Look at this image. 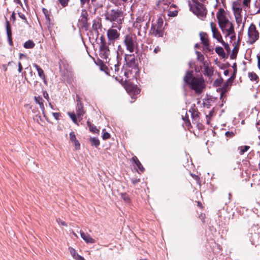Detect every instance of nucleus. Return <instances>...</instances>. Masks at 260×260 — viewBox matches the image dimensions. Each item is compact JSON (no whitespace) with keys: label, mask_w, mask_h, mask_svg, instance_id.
<instances>
[{"label":"nucleus","mask_w":260,"mask_h":260,"mask_svg":"<svg viewBox=\"0 0 260 260\" xmlns=\"http://www.w3.org/2000/svg\"><path fill=\"white\" fill-rule=\"evenodd\" d=\"M200 36L202 43L204 45L205 49L210 51L211 49L209 48V43L207 34L206 32H201L200 34Z\"/></svg>","instance_id":"obj_12"},{"label":"nucleus","mask_w":260,"mask_h":260,"mask_svg":"<svg viewBox=\"0 0 260 260\" xmlns=\"http://www.w3.org/2000/svg\"><path fill=\"white\" fill-rule=\"evenodd\" d=\"M183 120L185 122L186 125L189 126L190 125V121L188 118H183Z\"/></svg>","instance_id":"obj_54"},{"label":"nucleus","mask_w":260,"mask_h":260,"mask_svg":"<svg viewBox=\"0 0 260 260\" xmlns=\"http://www.w3.org/2000/svg\"><path fill=\"white\" fill-rule=\"evenodd\" d=\"M215 51L216 53L219 55L220 56L224 57L225 56V52L224 51L221 47H217L215 49Z\"/></svg>","instance_id":"obj_27"},{"label":"nucleus","mask_w":260,"mask_h":260,"mask_svg":"<svg viewBox=\"0 0 260 260\" xmlns=\"http://www.w3.org/2000/svg\"><path fill=\"white\" fill-rule=\"evenodd\" d=\"M58 1L63 7H67L69 2V0H58Z\"/></svg>","instance_id":"obj_40"},{"label":"nucleus","mask_w":260,"mask_h":260,"mask_svg":"<svg viewBox=\"0 0 260 260\" xmlns=\"http://www.w3.org/2000/svg\"><path fill=\"white\" fill-rule=\"evenodd\" d=\"M73 143L74 144V145H75V149L76 150H78V149H80V144L79 142H78V141L77 140H76L75 141H74L73 142Z\"/></svg>","instance_id":"obj_44"},{"label":"nucleus","mask_w":260,"mask_h":260,"mask_svg":"<svg viewBox=\"0 0 260 260\" xmlns=\"http://www.w3.org/2000/svg\"><path fill=\"white\" fill-rule=\"evenodd\" d=\"M125 61L126 65L129 67H134L136 66L135 55L134 54H125Z\"/></svg>","instance_id":"obj_13"},{"label":"nucleus","mask_w":260,"mask_h":260,"mask_svg":"<svg viewBox=\"0 0 260 260\" xmlns=\"http://www.w3.org/2000/svg\"><path fill=\"white\" fill-rule=\"evenodd\" d=\"M106 19L110 22H116L118 28L120 29L123 20V12L119 9H112L105 14Z\"/></svg>","instance_id":"obj_5"},{"label":"nucleus","mask_w":260,"mask_h":260,"mask_svg":"<svg viewBox=\"0 0 260 260\" xmlns=\"http://www.w3.org/2000/svg\"><path fill=\"white\" fill-rule=\"evenodd\" d=\"M141 22L143 23L144 21L141 18H138L136 20V27L139 28V29L141 28V26H142V24H139V23H140Z\"/></svg>","instance_id":"obj_41"},{"label":"nucleus","mask_w":260,"mask_h":260,"mask_svg":"<svg viewBox=\"0 0 260 260\" xmlns=\"http://www.w3.org/2000/svg\"><path fill=\"white\" fill-rule=\"evenodd\" d=\"M219 43H221L225 49L228 50L230 49L229 44L227 43H225L223 40L221 41Z\"/></svg>","instance_id":"obj_45"},{"label":"nucleus","mask_w":260,"mask_h":260,"mask_svg":"<svg viewBox=\"0 0 260 260\" xmlns=\"http://www.w3.org/2000/svg\"><path fill=\"white\" fill-rule=\"evenodd\" d=\"M257 67L258 69L260 70V55H257Z\"/></svg>","instance_id":"obj_55"},{"label":"nucleus","mask_w":260,"mask_h":260,"mask_svg":"<svg viewBox=\"0 0 260 260\" xmlns=\"http://www.w3.org/2000/svg\"><path fill=\"white\" fill-rule=\"evenodd\" d=\"M101 46L100 47V56L101 58L105 60L107 62L109 61V55L110 54V50L109 47L105 42V38L102 36L100 38Z\"/></svg>","instance_id":"obj_9"},{"label":"nucleus","mask_w":260,"mask_h":260,"mask_svg":"<svg viewBox=\"0 0 260 260\" xmlns=\"http://www.w3.org/2000/svg\"><path fill=\"white\" fill-rule=\"evenodd\" d=\"M204 72L205 74L208 76H211L213 74V71L208 66H205Z\"/></svg>","instance_id":"obj_30"},{"label":"nucleus","mask_w":260,"mask_h":260,"mask_svg":"<svg viewBox=\"0 0 260 260\" xmlns=\"http://www.w3.org/2000/svg\"><path fill=\"white\" fill-rule=\"evenodd\" d=\"M149 23V21L145 22V26H144V29L145 31H146L147 28L148 27Z\"/></svg>","instance_id":"obj_61"},{"label":"nucleus","mask_w":260,"mask_h":260,"mask_svg":"<svg viewBox=\"0 0 260 260\" xmlns=\"http://www.w3.org/2000/svg\"><path fill=\"white\" fill-rule=\"evenodd\" d=\"M254 7L257 10L255 12V14L260 13V0H256L254 3Z\"/></svg>","instance_id":"obj_35"},{"label":"nucleus","mask_w":260,"mask_h":260,"mask_svg":"<svg viewBox=\"0 0 260 260\" xmlns=\"http://www.w3.org/2000/svg\"><path fill=\"white\" fill-rule=\"evenodd\" d=\"M160 50V49L158 47H156L154 49V52L155 53H157L158 51H159Z\"/></svg>","instance_id":"obj_62"},{"label":"nucleus","mask_w":260,"mask_h":260,"mask_svg":"<svg viewBox=\"0 0 260 260\" xmlns=\"http://www.w3.org/2000/svg\"><path fill=\"white\" fill-rule=\"evenodd\" d=\"M35 44L32 40H28L24 44V47L26 49H31L34 47Z\"/></svg>","instance_id":"obj_25"},{"label":"nucleus","mask_w":260,"mask_h":260,"mask_svg":"<svg viewBox=\"0 0 260 260\" xmlns=\"http://www.w3.org/2000/svg\"><path fill=\"white\" fill-rule=\"evenodd\" d=\"M34 100L35 102L39 105L42 111V113L44 116H45V107L43 104V99L40 96H35L34 98Z\"/></svg>","instance_id":"obj_20"},{"label":"nucleus","mask_w":260,"mask_h":260,"mask_svg":"<svg viewBox=\"0 0 260 260\" xmlns=\"http://www.w3.org/2000/svg\"><path fill=\"white\" fill-rule=\"evenodd\" d=\"M69 250L71 254V255L73 256V257L76 259V260H85L84 257L82 256L79 255L77 252L76 250L72 248V247H69Z\"/></svg>","instance_id":"obj_22"},{"label":"nucleus","mask_w":260,"mask_h":260,"mask_svg":"<svg viewBox=\"0 0 260 260\" xmlns=\"http://www.w3.org/2000/svg\"><path fill=\"white\" fill-rule=\"evenodd\" d=\"M184 81L189 85L197 94H201L205 87V81L201 77L193 76V71H187L184 77Z\"/></svg>","instance_id":"obj_1"},{"label":"nucleus","mask_w":260,"mask_h":260,"mask_svg":"<svg viewBox=\"0 0 260 260\" xmlns=\"http://www.w3.org/2000/svg\"><path fill=\"white\" fill-rule=\"evenodd\" d=\"M116 23H113L112 28L109 29L107 31V37L110 42H113L119 38L120 34L116 29H113L114 27H118Z\"/></svg>","instance_id":"obj_10"},{"label":"nucleus","mask_w":260,"mask_h":260,"mask_svg":"<svg viewBox=\"0 0 260 260\" xmlns=\"http://www.w3.org/2000/svg\"><path fill=\"white\" fill-rule=\"evenodd\" d=\"M68 115H69L70 118L72 119V121H73V122L74 123L78 124V122H77V120L76 115L75 113H74V112H73V113L69 112L68 113Z\"/></svg>","instance_id":"obj_32"},{"label":"nucleus","mask_w":260,"mask_h":260,"mask_svg":"<svg viewBox=\"0 0 260 260\" xmlns=\"http://www.w3.org/2000/svg\"><path fill=\"white\" fill-rule=\"evenodd\" d=\"M225 37H229L231 40H235L236 39V33L235 31V29L232 30L231 34L228 35V34H227L225 35Z\"/></svg>","instance_id":"obj_36"},{"label":"nucleus","mask_w":260,"mask_h":260,"mask_svg":"<svg viewBox=\"0 0 260 260\" xmlns=\"http://www.w3.org/2000/svg\"><path fill=\"white\" fill-rule=\"evenodd\" d=\"M218 25L222 33L225 35L231 34L234 29L233 24L226 16V13L223 8H219L216 14Z\"/></svg>","instance_id":"obj_2"},{"label":"nucleus","mask_w":260,"mask_h":260,"mask_svg":"<svg viewBox=\"0 0 260 260\" xmlns=\"http://www.w3.org/2000/svg\"><path fill=\"white\" fill-rule=\"evenodd\" d=\"M233 9L236 16H241L242 9L240 4L238 3H234L233 5Z\"/></svg>","instance_id":"obj_18"},{"label":"nucleus","mask_w":260,"mask_h":260,"mask_svg":"<svg viewBox=\"0 0 260 260\" xmlns=\"http://www.w3.org/2000/svg\"><path fill=\"white\" fill-rule=\"evenodd\" d=\"M225 136L229 138H232L234 136V133L232 132H226L225 133Z\"/></svg>","instance_id":"obj_47"},{"label":"nucleus","mask_w":260,"mask_h":260,"mask_svg":"<svg viewBox=\"0 0 260 260\" xmlns=\"http://www.w3.org/2000/svg\"><path fill=\"white\" fill-rule=\"evenodd\" d=\"M56 221L59 224H61L62 225L67 226V224L65 221L61 220L60 218H58L56 219Z\"/></svg>","instance_id":"obj_46"},{"label":"nucleus","mask_w":260,"mask_h":260,"mask_svg":"<svg viewBox=\"0 0 260 260\" xmlns=\"http://www.w3.org/2000/svg\"><path fill=\"white\" fill-rule=\"evenodd\" d=\"M53 117L55 119L58 120L60 117V114L59 113H52Z\"/></svg>","instance_id":"obj_51"},{"label":"nucleus","mask_w":260,"mask_h":260,"mask_svg":"<svg viewBox=\"0 0 260 260\" xmlns=\"http://www.w3.org/2000/svg\"><path fill=\"white\" fill-rule=\"evenodd\" d=\"M22 76L24 77V81H26L27 83H29L28 79L26 77V72H24L22 73Z\"/></svg>","instance_id":"obj_56"},{"label":"nucleus","mask_w":260,"mask_h":260,"mask_svg":"<svg viewBox=\"0 0 260 260\" xmlns=\"http://www.w3.org/2000/svg\"><path fill=\"white\" fill-rule=\"evenodd\" d=\"M210 26L212 32L213 38L215 39L218 42L223 40L221 35L216 26V24L213 22H210Z\"/></svg>","instance_id":"obj_11"},{"label":"nucleus","mask_w":260,"mask_h":260,"mask_svg":"<svg viewBox=\"0 0 260 260\" xmlns=\"http://www.w3.org/2000/svg\"><path fill=\"white\" fill-rule=\"evenodd\" d=\"M76 98H77V103H82L81 101V99H80V98L79 97V96L77 95Z\"/></svg>","instance_id":"obj_63"},{"label":"nucleus","mask_w":260,"mask_h":260,"mask_svg":"<svg viewBox=\"0 0 260 260\" xmlns=\"http://www.w3.org/2000/svg\"><path fill=\"white\" fill-rule=\"evenodd\" d=\"M90 142H91L92 146H94L96 147L100 145V141L96 138H91L90 139Z\"/></svg>","instance_id":"obj_29"},{"label":"nucleus","mask_w":260,"mask_h":260,"mask_svg":"<svg viewBox=\"0 0 260 260\" xmlns=\"http://www.w3.org/2000/svg\"><path fill=\"white\" fill-rule=\"evenodd\" d=\"M121 198L127 203L130 202V198L126 193H122L120 194Z\"/></svg>","instance_id":"obj_31"},{"label":"nucleus","mask_w":260,"mask_h":260,"mask_svg":"<svg viewBox=\"0 0 260 260\" xmlns=\"http://www.w3.org/2000/svg\"><path fill=\"white\" fill-rule=\"evenodd\" d=\"M76 110L77 117L81 120L85 113L82 103H77Z\"/></svg>","instance_id":"obj_15"},{"label":"nucleus","mask_w":260,"mask_h":260,"mask_svg":"<svg viewBox=\"0 0 260 260\" xmlns=\"http://www.w3.org/2000/svg\"><path fill=\"white\" fill-rule=\"evenodd\" d=\"M250 148V147L248 146H242L240 147H239L238 149L239 150V154L240 155L243 154L245 152L247 151Z\"/></svg>","instance_id":"obj_28"},{"label":"nucleus","mask_w":260,"mask_h":260,"mask_svg":"<svg viewBox=\"0 0 260 260\" xmlns=\"http://www.w3.org/2000/svg\"><path fill=\"white\" fill-rule=\"evenodd\" d=\"M6 30H7V35L8 37V40L10 44V45H12V30H11V26L10 22L8 21H6Z\"/></svg>","instance_id":"obj_16"},{"label":"nucleus","mask_w":260,"mask_h":260,"mask_svg":"<svg viewBox=\"0 0 260 260\" xmlns=\"http://www.w3.org/2000/svg\"><path fill=\"white\" fill-rule=\"evenodd\" d=\"M196 53L197 55V59L200 62H203L204 60V55L199 51H197L196 52Z\"/></svg>","instance_id":"obj_34"},{"label":"nucleus","mask_w":260,"mask_h":260,"mask_svg":"<svg viewBox=\"0 0 260 260\" xmlns=\"http://www.w3.org/2000/svg\"><path fill=\"white\" fill-rule=\"evenodd\" d=\"M160 2V6L158 7L165 13L169 17H176L178 15L179 8L177 5L174 4L172 0Z\"/></svg>","instance_id":"obj_3"},{"label":"nucleus","mask_w":260,"mask_h":260,"mask_svg":"<svg viewBox=\"0 0 260 260\" xmlns=\"http://www.w3.org/2000/svg\"><path fill=\"white\" fill-rule=\"evenodd\" d=\"M33 66L36 69L37 71H38L39 76L44 80V82L45 83L46 82V79L44 71L36 63H34Z\"/></svg>","instance_id":"obj_21"},{"label":"nucleus","mask_w":260,"mask_h":260,"mask_svg":"<svg viewBox=\"0 0 260 260\" xmlns=\"http://www.w3.org/2000/svg\"><path fill=\"white\" fill-rule=\"evenodd\" d=\"M190 9L201 20H204L207 14V10L204 5L200 3L198 0H192V4L190 5Z\"/></svg>","instance_id":"obj_4"},{"label":"nucleus","mask_w":260,"mask_h":260,"mask_svg":"<svg viewBox=\"0 0 260 260\" xmlns=\"http://www.w3.org/2000/svg\"><path fill=\"white\" fill-rule=\"evenodd\" d=\"M87 124L88 126L89 127V130L90 132H91L94 134L99 132V131L97 129L96 126L93 125L92 124H91L90 121H87Z\"/></svg>","instance_id":"obj_26"},{"label":"nucleus","mask_w":260,"mask_h":260,"mask_svg":"<svg viewBox=\"0 0 260 260\" xmlns=\"http://www.w3.org/2000/svg\"><path fill=\"white\" fill-rule=\"evenodd\" d=\"M80 234L81 235V238L85 241L86 243L92 244L95 242V240L93 239L88 234L85 233L81 230L80 231Z\"/></svg>","instance_id":"obj_14"},{"label":"nucleus","mask_w":260,"mask_h":260,"mask_svg":"<svg viewBox=\"0 0 260 260\" xmlns=\"http://www.w3.org/2000/svg\"><path fill=\"white\" fill-rule=\"evenodd\" d=\"M233 82L231 81V79H228L225 83H224L223 86L221 88V98H222L223 94H225L230 89V86L232 85Z\"/></svg>","instance_id":"obj_19"},{"label":"nucleus","mask_w":260,"mask_h":260,"mask_svg":"<svg viewBox=\"0 0 260 260\" xmlns=\"http://www.w3.org/2000/svg\"><path fill=\"white\" fill-rule=\"evenodd\" d=\"M132 160L136 164V165L141 172H142L144 171V168H143L142 165L141 164L138 158L136 156H135L133 157Z\"/></svg>","instance_id":"obj_24"},{"label":"nucleus","mask_w":260,"mask_h":260,"mask_svg":"<svg viewBox=\"0 0 260 260\" xmlns=\"http://www.w3.org/2000/svg\"><path fill=\"white\" fill-rule=\"evenodd\" d=\"M132 182L133 183V184L135 185L137 183L139 182L140 180L139 179L137 178H132L131 179Z\"/></svg>","instance_id":"obj_50"},{"label":"nucleus","mask_w":260,"mask_h":260,"mask_svg":"<svg viewBox=\"0 0 260 260\" xmlns=\"http://www.w3.org/2000/svg\"><path fill=\"white\" fill-rule=\"evenodd\" d=\"M81 5L83 7L85 4L89 3L90 0H80Z\"/></svg>","instance_id":"obj_53"},{"label":"nucleus","mask_w":260,"mask_h":260,"mask_svg":"<svg viewBox=\"0 0 260 260\" xmlns=\"http://www.w3.org/2000/svg\"><path fill=\"white\" fill-rule=\"evenodd\" d=\"M102 26L101 23L96 21L95 20L93 21V23L92 24V28L94 30H97L98 29H100Z\"/></svg>","instance_id":"obj_33"},{"label":"nucleus","mask_w":260,"mask_h":260,"mask_svg":"<svg viewBox=\"0 0 260 260\" xmlns=\"http://www.w3.org/2000/svg\"><path fill=\"white\" fill-rule=\"evenodd\" d=\"M222 79H220L219 80H216L215 81V83L217 84V85H220L221 83L222 82Z\"/></svg>","instance_id":"obj_60"},{"label":"nucleus","mask_w":260,"mask_h":260,"mask_svg":"<svg viewBox=\"0 0 260 260\" xmlns=\"http://www.w3.org/2000/svg\"><path fill=\"white\" fill-rule=\"evenodd\" d=\"M251 0H243V5L244 7L249 8L250 5Z\"/></svg>","instance_id":"obj_42"},{"label":"nucleus","mask_w":260,"mask_h":260,"mask_svg":"<svg viewBox=\"0 0 260 260\" xmlns=\"http://www.w3.org/2000/svg\"><path fill=\"white\" fill-rule=\"evenodd\" d=\"M149 33L151 35L155 37L159 38L164 36V20L162 17H158L155 22L152 23Z\"/></svg>","instance_id":"obj_7"},{"label":"nucleus","mask_w":260,"mask_h":260,"mask_svg":"<svg viewBox=\"0 0 260 260\" xmlns=\"http://www.w3.org/2000/svg\"><path fill=\"white\" fill-rule=\"evenodd\" d=\"M42 11H43V13L44 14V15L45 16L46 20H47L48 22H50V17H49L48 11L46 9H45V8H43Z\"/></svg>","instance_id":"obj_37"},{"label":"nucleus","mask_w":260,"mask_h":260,"mask_svg":"<svg viewBox=\"0 0 260 260\" xmlns=\"http://www.w3.org/2000/svg\"><path fill=\"white\" fill-rule=\"evenodd\" d=\"M70 140L72 143L77 140L74 132H72L70 133Z\"/></svg>","instance_id":"obj_39"},{"label":"nucleus","mask_w":260,"mask_h":260,"mask_svg":"<svg viewBox=\"0 0 260 260\" xmlns=\"http://www.w3.org/2000/svg\"><path fill=\"white\" fill-rule=\"evenodd\" d=\"M43 94L44 98L45 99H46L48 101L49 100V97L48 94L47 92V91H44L43 93Z\"/></svg>","instance_id":"obj_49"},{"label":"nucleus","mask_w":260,"mask_h":260,"mask_svg":"<svg viewBox=\"0 0 260 260\" xmlns=\"http://www.w3.org/2000/svg\"><path fill=\"white\" fill-rule=\"evenodd\" d=\"M236 71H235L234 70V73L233 75L229 79H231L232 82H233V81L235 79V78L236 77Z\"/></svg>","instance_id":"obj_58"},{"label":"nucleus","mask_w":260,"mask_h":260,"mask_svg":"<svg viewBox=\"0 0 260 260\" xmlns=\"http://www.w3.org/2000/svg\"><path fill=\"white\" fill-rule=\"evenodd\" d=\"M18 71L19 73H21L22 71V70H23V67H22V66L20 62H18Z\"/></svg>","instance_id":"obj_52"},{"label":"nucleus","mask_w":260,"mask_h":260,"mask_svg":"<svg viewBox=\"0 0 260 260\" xmlns=\"http://www.w3.org/2000/svg\"><path fill=\"white\" fill-rule=\"evenodd\" d=\"M248 40L249 44L252 45L259 38V33L257 30L256 26L253 23H251L247 31Z\"/></svg>","instance_id":"obj_8"},{"label":"nucleus","mask_w":260,"mask_h":260,"mask_svg":"<svg viewBox=\"0 0 260 260\" xmlns=\"http://www.w3.org/2000/svg\"><path fill=\"white\" fill-rule=\"evenodd\" d=\"M11 18L14 21L15 20V14L14 13H12L11 15Z\"/></svg>","instance_id":"obj_64"},{"label":"nucleus","mask_w":260,"mask_h":260,"mask_svg":"<svg viewBox=\"0 0 260 260\" xmlns=\"http://www.w3.org/2000/svg\"><path fill=\"white\" fill-rule=\"evenodd\" d=\"M248 77L250 81L252 82H255L256 83L258 82L259 80L258 76L256 73L254 72H248Z\"/></svg>","instance_id":"obj_23"},{"label":"nucleus","mask_w":260,"mask_h":260,"mask_svg":"<svg viewBox=\"0 0 260 260\" xmlns=\"http://www.w3.org/2000/svg\"><path fill=\"white\" fill-rule=\"evenodd\" d=\"M123 43L126 50L131 53L138 50L137 38L134 34L126 35L124 37Z\"/></svg>","instance_id":"obj_6"},{"label":"nucleus","mask_w":260,"mask_h":260,"mask_svg":"<svg viewBox=\"0 0 260 260\" xmlns=\"http://www.w3.org/2000/svg\"><path fill=\"white\" fill-rule=\"evenodd\" d=\"M111 59H109V61L107 62L108 63V66L110 68L112 71H114L115 73H118L119 70V64L117 60H114V62H110Z\"/></svg>","instance_id":"obj_17"},{"label":"nucleus","mask_w":260,"mask_h":260,"mask_svg":"<svg viewBox=\"0 0 260 260\" xmlns=\"http://www.w3.org/2000/svg\"><path fill=\"white\" fill-rule=\"evenodd\" d=\"M19 17L25 22H26V18L24 14L19 13Z\"/></svg>","instance_id":"obj_57"},{"label":"nucleus","mask_w":260,"mask_h":260,"mask_svg":"<svg viewBox=\"0 0 260 260\" xmlns=\"http://www.w3.org/2000/svg\"><path fill=\"white\" fill-rule=\"evenodd\" d=\"M192 117L194 120H198L199 119V113L197 111H194L192 113Z\"/></svg>","instance_id":"obj_43"},{"label":"nucleus","mask_w":260,"mask_h":260,"mask_svg":"<svg viewBox=\"0 0 260 260\" xmlns=\"http://www.w3.org/2000/svg\"><path fill=\"white\" fill-rule=\"evenodd\" d=\"M103 134L102 138L104 140H107V139H108L109 138H110V135L109 133L106 132L105 129H103Z\"/></svg>","instance_id":"obj_38"},{"label":"nucleus","mask_w":260,"mask_h":260,"mask_svg":"<svg viewBox=\"0 0 260 260\" xmlns=\"http://www.w3.org/2000/svg\"><path fill=\"white\" fill-rule=\"evenodd\" d=\"M26 70H29V74L30 76L32 78V79H34V77H35V74L33 73L32 71L31 68L28 69V68H25Z\"/></svg>","instance_id":"obj_48"},{"label":"nucleus","mask_w":260,"mask_h":260,"mask_svg":"<svg viewBox=\"0 0 260 260\" xmlns=\"http://www.w3.org/2000/svg\"><path fill=\"white\" fill-rule=\"evenodd\" d=\"M236 71H235L234 70V73L233 75L229 79H231L232 82H233V81L235 79V78L236 77Z\"/></svg>","instance_id":"obj_59"}]
</instances>
